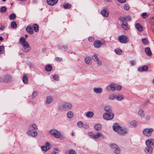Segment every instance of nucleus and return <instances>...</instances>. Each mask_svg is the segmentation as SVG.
Here are the masks:
<instances>
[{
  "mask_svg": "<svg viewBox=\"0 0 154 154\" xmlns=\"http://www.w3.org/2000/svg\"><path fill=\"white\" fill-rule=\"evenodd\" d=\"M124 20L123 21H125V20H126L127 21H131V17L130 16H127L125 17L124 18Z\"/></svg>",
  "mask_w": 154,
  "mask_h": 154,
  "instance_id": "6e6d98bb",
  "label": "nucleus"
},
{
  "mask_svg": "<svg viewBox=\"0 0 154 154\" xmlns=\"http://www.w3.org/2000/svg\"><path fill=\"white\" fill-rule=\"evenodd\" d=\"M145 119L146 121H148L150 119L151 116L150 114H146L145 116Z\"/></svg>",
  "mask_w": 154,
  "mask_h": 154,
  "instance_id": "79ce46f5",
  "label": "nucleus"
},
{
  "mask_svg": "<svg viewBox=\"0 0 154 154\" xmlns=\"http://www.w3.org/2000/svg\"><path fill=\"white\" fill-rule=\"evenodd\" d=\"M127 25L128 23L126 21H122V24L121 25V26L124 29L127 30L128 29V27Z\"/></svg>",
  "mask_w": 154,
  "mask_h": 154,
  "instance_id": "f3484780",
  "label": "nucleus"
},
{
  "mask_svg": "<svg viewBox=\"0 0 154 154\" xmlns=\"http://www.w3.org/2000/svg\"><path fill=\"white\" fill-rule=\"evenodd\" d=\"M105 42L103 40H96L94 42V45L95 48H100L102 45H104Z\"/></svg>",
  "mask_w": 154,
  "mask_h": 154,
  "instance_id": "39448f33",
  "label": "nucleus"
},
{
  "mask_svg": "<svg viewBox=\"0 0 154 154\" xmlns=\"http://www.w3.org/2000/svg\"><path fill=\"white\" fill-rule=\"evenodd\" d=\"M154 129L152 128H146L143 130V133L145 136L149 137L151 135Z\"/></svg>",
  "mask_w": 154,
  "mask_h": 154,
  "instance_id": "7ed1b4c3",
  "label": "nucleus"
},
{
  "mask_svg": "<svg viewBox=\"0 0 154 154\" xmlns=\"http://www.w3.org/2000/svg\"><path fill=\"white\" fill-rule=\"evenodd\" d=\"M142 16L144 19L148 18L149 17V15H147L146 13H144L142 14Z\"/></svg>",
  "mask_w": 154,
  "mask_h": 154,
  "instance_id": "13d9d810",
  "label": "nucleus"
},
{
  "mask_svg": "<svg viewBox=\"0 0 154 154\" xmlns=\"http://www.w3.org/2000/svg\"><path fill=\"white\" fill-rule=\"evenodd\" d=\"M53 101L52 97L48 96L46 97V104H49Z\"/></svg>",
  "mask_w": 154,
  "mask_h": 154,
  "instance_id": "c756f323",
  "label": "nucleus"
},
{
  "mask_svg": "<svg viewBox=\"0 0 154 154\" xmlns=\"http://www.w3.org/2000/svg\"><path fill=\"white\" fill-rule=\"evenodd\" d=\"M38 92L37 91H34L31 95V97L32 98H35L38 95Z\"/></svg>",
  "mask_w": 154,
  "mask_h": 154,
  "instance_id": "e433bc0d",
  "label": "nucleus"
},
{
  "mask_svg": "<svg viewBox=\"0 0 154 154\" xmlns=\"http://www.w3.org/2000/svg\"><path fill=\"white\" fill-rule=\"evenodd\" d=\"M152 150L151 146H146L144 149V152L146 154H152Z\"/></svg>",
  "mask_w": 154,
  "mask_h": 154,
  "instance_id": "9d476101",
  "label": "nucleus"
},
{
  "mask_svg": "<svg viewBox=\"0 0 154 154\" xmlns=\"http://www.w3.org/2000/svg\"><path fill=\"white\" fill-rule=\"evenodd\" d=\"M121 150L119 148L118 146H117V147H116V148L114 149V152L116 154H118L120 152Z\"/></svg>",
  "mask_w": 154,
  "mask_h": 154,
  "instance_id": "ea45409f",
  "label": "nucleus"
},
{
  "mask_svg": "<svg viewBox=\"0 0 154 154\" xmlns=\"http://www.w3.org/2000/svg\"><path fill=\"white\" fill-rule=\"evenodd\" d=\"M92 59L95 61H97L99 60V58L96 54L92 56Z\"/></svg>",
  "mask_w": 154,
  "mask_h": 154,
  "instance_id": "de8ad7c7",
  "label": "nucleus"
},
{
  "mask_svg": "<svg viewBox=\"0 0 154 154\" xmlns=\"http://www.w3.org/2000/svg\"><path fill=\"white\" fill-rule=\"evenodd\" d=\"M66 111L71 109L73 107L72 105L70 103H65Z\"/></svg>",
  "mask_w": 154,
  "mask_h": 154,
  "instance_id": "aec40b11",
  "label": "nucleus"
},
{
  "mask_svg": "<svg viewBox=\"0 0 154 154\" xmlns=\"http://www.w3.org/2000/svg\"><path fill=\"white\" fill-rule=\"evenodd\" d=\"M93 91L95 93L99 94L101 93L102 92V89L100 88H94L93 89Z\"/></svg>",
  "mask_w": 154,
  "mask_h": 154,
  "instance_id": "cd10ccee",
  "label": "nucleus"
},
{
  "mask_svg": "<svg viewBox=\"0 0 154 154\" xmlns=\"http://www.w3.org/2000/svg\"><path fill=\"white\" fill-rule=\"evenodd\" d=\"M23 81L24 84L27 83L28 82V77L26 75H23Z\"/></svg>",
  "mask_w": 154,
  "mask_h": 154,
  "instance_id": "72a5a7b5",
  "label": "nucleus"
},
{
  "mask_svg": "<svg viewBox=\"0 0 154 154\" xmlns=\"http://www.w3.org/2000/svg\"><path fill=\"white\" fill-rule=\"evenodd\" d=\"M50 133L55 137L59 138L61 137L60 132L56 129H53L49 131Z\"/></svg>",
  "mask_w": 154,
  "mask_h": 154,
  "instance_id": "f03ea898",
  "label": "nucleus"
},
{
  "mask_svg": "<svg viewBox=\"0 0 154 154\" xmlns=\"http://www.w3.org/2000/svg\"><path fill=\"white\" fill-rule=\"evenodd\" d=\"M33 26L34 31L36 32H38L39 31L38 25L36 24H35Z\"/></svg>",
  "mask_w": 154,
  "mask_h": 154,
  "instance_id": "c9c22d12",
  "label": "nucleus"
},
{
  "mask_svg": "<svg viewBox=\"0 0 154 154\" xmlns=\"http://www.w3.org/2000/svg\"><path fill=\"white\" fill-rule=\"evenodd\" d=\"M23 44L22 45V47L23 48L22 49V51L24 52H28L31 49L30 45L28 42Z\"/></svg>",
  "mask_w": 154,
  "mask_h": 154,
  "instance_id": "423d86ee",
  "label": "nucleus"
},
{
  "mask_svg": "<svg viewBox=\"0 0 154 154\" xmlns=\"http://www.w3.org/2000/svg\"><path fill=\"white\" fill-rule=\"evenodd\" d=\"M119 42L121 43H125L127 42L128 40L127 37L124 35H121L118 38Z\"/></svg>",
  "mask_w": 154,
  "mask_h": 154,
  "instance_id": "1a4fd4ad",
  "label": "nucleus"
},
{
  "mask_svg": "<svg viewBox=\"0 0 154 154\" xmlns=\"http://www.w3.org/2000/svg\"><path fill=\"white\" fill-rule=\"evenodd\" d=\"M11 77L10 75H6L4 76V82H8L11 80Z\"/></svg>",
  "mask_w": 154,
  "mask_h": 154,
  "instance_id": "412c9836",
  "label": "nucleus"
},
{
  "mask_svg": "<svg viewBox=\"0 0 154 154\" xmlns=\"http://www.w3.org/2000/svg\"><path fill=\"white\" fill-rule=\"evenodd\" d=\"M94 128L96 130L99 131L102 128V126L100 124L97 123L94 125Z\"/></svg>",
  "mask_w": 154,
  "mask_h": 154,
  "instance_id": "5701e85b",
  "label": "nucleus"
},
{
  "mask_svg": "<svg viewBox=\"0 0 154 154\" xmlns=\"http://www.w3.org/2000/svg\"><path fill=\"white\" fill-rule=\"evenodd\" d=\"M135 27L139 32H141L143 30V27L139 23H137L135 25Z\"/></svg>",
  "mask_w": 154,
  "mask_h": 154,
  "instance_id": "a211bd4d",
  "label": "nucleus"
},
{
  "mask_svg": "<svg viewBox=\"0 0 154 154\" xmlns=\"http://www.w3.org/2000/svg\"><path fill=\"white\" fill-rule=\"evenodd\" d=\"M101 14L104 17H107L109 16V13L107 11L106 9H103L101 11Z\"/></svg>",
  "mask_w": 154,
  "mask_h": 154,
  "instance_id": "dca6fc26",
  "label": "nucleus"
},
{
  "mask_svg": "<svg viewBox=\"0 0 154 154\" xmlns=\"http://www.w3.org/2000/svg\"><path fill=\"white\" fill-rule=\"evenodd\" d=\"M91 137L93 139H98L100 137H101L102 134L98 132L97 134H94L92 133H91L90 134Z\"/></svg>",
  "mask_w": 154,
  "mask_h": 154,
  "instance_id": "9b49d317",
  "label": "nucleus"
},
{
  "mask_svg": "<svg viewBox=\"0 0 154 154\" xmlns=\"http://www.w3.org/2000/svg\"><path fill=\"white\" fill-rule=\"evenodd\" d=\"M5 28V26L4 25H1L0 26V30H3Z\"/></svg>",
  "mask_w": 154,
  "mask_h": 154,
  "instance_id": "0e129e2a",
  "label": "nucleus"
},
{
  "mask_svg": "<svg viewBox=\"0 0 154 154\" xmlns=\"http://www.w3.org/2000/svg\"><path fill=\"white\" fill-rule=\"evenodd\" d=\"M115 52L117 54H120L122 52V50L119 49H116L114 50Z\"/></svg>",
  "mask_w": 154,
  "mask_h": 154,
  "instance_id": "a18cd8bd",
  "label": "nucleus"
},
{
  "mask_svg": "<svg viewBox=\"0 0 154 154\" xmlns=\"http://www.w3.org/2000/svg\"><path fill=\"white\" fill-rule=\"evenodd\" d=\"M41 149L42 151H46L50 149V144L48 142H46L45 143V146H42Z\"/></svg>",
  "mask_w": 154,
  "mask_h": 154,
  "instance_id": "f8f14e48",
  "label": "nucleus"
},
{
  "mask_svg": "<svg viewBox=\"0 0 154 154\" xmlns=\"http://www.w3.org/2000/svg\"><path fill=\"white\" fill-rule=\"evenodd\" d=\"M122 88V87L120 85H118L116 86V89L118 91L120 90Z\"/></svg>",
  "mask_w": 154,
  "mask_h": 154,
  "instance_id": "e2e57ef3",
  "label": "nucleus"
},
{
  "mask_svg": "<svg viewBox=\"0 0 154 154\" xmlns=\"http://www.w3.org/2000/svg\"><path fill=\"white\" fill-rule=\"evenodd\" d=\"M16 16L14 13L11 14L9 16V19L10 20H14L16 18Z\"/></svg>",
  "mask_w": 154,
  "mask_h": 154,
  "instance_id": "58836bf2",
  "label": "nucleus"
},
{
  "mask_svg": "<svg viewBox=\"0 0 154 154\" xmlns=\"http://www.w3.org/2000/svg\"><path fill=\"white\" fill-rule=\"evenodd\" d=\"M85 115L87 118H91L93 116L94 113L92 112L88 111L85 113Z\"/></svg>",
  "mask_w": 154,
  "mask_h": 154,
  "instance_id": "bb28decb",
  "label": "nucleus"
},
{
  "mask_svg": "<svg viewBox=\"0 0 154 154\" xmlns=\"http://www.w3.org/2000/svg\"><path fill=\"white\" fill-rule=\"evenodd\" d=\"M116 84L114 83H111L110 85H108L106 88V89L107 91H109L112 90V91H114L116 90Z\"/></svg>",
  "mask_w": 154,
  "mask_h": 154,
  "instance_id": "6e6552de",
  "label": "nucleus"
},
{
  "mask_svg": "<svg viewBox=\"0 0 154 154\" xmlns=\"http://www.w3.org/2000/svg\"><path fill=\"white\" fill-rule=\"evenodd\" d=\"M7 9V8L6 7H2L0 9V11L2 13H4L6 11Z\"/></svg>",
  "mask_w": 154,
  "mask_h": 154,
  "instance_id": "09e8293b",
  "label": "nucleus"
},
{
  "mask_svg": "<svg viewBox=\"0 0 154 154\" xmlns=\"http://www.w3.org/2000/svg\"><path fill=\"white\" fill-rule=\"evenodd\" d=\"M27 134L33 137H36L38 135L36 130L32 129V130H28L27 132Z\"/></svg>",
  "mask_w": 154,
  "mask_h": 154,
  "instance_id": "0eeeda50",
  "label": "nucleus"
},
{
  "mask_svg": "<svg viewBox=\"0 0 154 154\" xmlns=\"http://www.w3.org/2000/svg\"><path fill=\"white\" fill-rule=\"evenodd\" d=\"M118 146V145H117L115 143H112L110 145V147L112 148L113 149H114L116 148V147H117Z\"/></svg>",
  "mask_w": 154,
  "mask_h": 154,
  "instance_id": "4d7b16f0",
  "label": "nucleus"
},
{
  "mask_svg": "<svg viewBox=\"0 0 154 154\" xmlns=\"http://www.w3.org/2000/svg\"><path fill=\"white\" fill-rule=\"evenodd\" d=\"M104 109L107 113L112 112V108L111 106H106L104 107Z\"/></svg>",
  "mask_w": 154,
  "mask_h": 154,
  "instance_id": "393cba45",
  "label": "nucleus"
},
{
  "mask_svg": "<svg viewBox=\"0 0 154 154\" xmlns=\"http://www.w3.org/2000/svg\"><path fill=\"white\" fill-rule=\"evenodd\" d=\"M37 125L35 124H30L29 126V130H32V129H34L35 130H36L37 129Z\"/></svg>",
  "mask_w": 154,
  "mask_h": 154,
  "instance_id": "b1692460",
  "label": "nucleus"
},
{
  "mask_svg": "<svg viewBox=\"0 0 154 154\" xmlns=\"http://www.w3.org/2000/svg\"><path fill=\"white\" fill-rule=\"evenodd\" d=\"M56 60L57 61H60L62 60V58H61L58 57H56Z\"/></svg>",
  "mask_w": 154,
  "mask_h": 154,
  "instance_id": "774afa93",
  "label": "nucleus"
},
{
  "mask_svg": "<svg viewBox=\"0 0 154 154\" xmlns=\"http://www.w3.org/2000/svg\"><path fill=\"white\" fill-rule=\"evenodd\" d=\"M63 48H64V49L65 50H66L68 49V48L69 47V46L68 45H66L63 46Z\"/></svg>",
  "mask_w": 154,
  "mask_h": 154,
  "instance_id": "69168bd1",
  "label": "nucleus"
},
{
  "mask_svg": "<svg viewBox=\"0 0 154 154\" xmlns=\"http://www.w3.org/2000/svg\"><path fill=\"white\" fill-rule=\"evenodd\" d=\"M58 0H46L47 4L51 5L53 6L56 4Z\"/></svg>",
  "mask_w": 154,
  "mask_h": 154,
  "instance_id": "4468645a",
  "label": "nucleus"
},
{
  "mask_svg": "<svg viewBox=\"0 0 154 154\" xmlns=\"http://www.w3.org/2000/svg\"><path fill=\"white\" fill-rule=\"evenodd\" d=\"M138 115L141 117H144L145 113L143 110L142 109H140L138 112Z\"/></svg>",
  "mask_w": 154,
  "mask_h": 154,
  "instance_id": "7c9ffc66",
  "label": "nucleus"
},
{
  "mask_svg": "<svg viewBox=\"0 0 154 154\" xmlns=\"http://www.w3.org/2000/svg\"><path fill=\"white\" fill-rule=\"evenodd\" d=\"M97 64H98V65L99 66H100L102 65V62L100 60H99V59L97 61Z\"/></svg>",
  "mask_w": 154,
  "mask_h": 154,
  "instance_id": "680f3d73",
  "label": "nucleus"
},
{
  "mask_svg": "<svg viewBox=\"0 0 154 154\" xmlns=\"http://www.w3.org/2000/svg\"><path fill=\"white\" fill-rule=\"evenodd\" d=\"M114 114L111 113H104L103 115V119L106 120H110L114 118Z\"/></svg>",
  "mask_w": 154,
  "mask_h": 154,
  "instance_id": "20e7f679",
  "label": "nucleus"
},
{
  "mask_svg": "<svg viewBox=\"0 0 154 154\" xmlns=\"http://www.w3.org/2000/svg\"><path fill=\"white\" fill-rule=\"evenodd\" d=\"M71 7V5L69 4H65L62 6V7L64 8L65 9H69Z\"/></svg>",
  "mask_w": 154,
  "mask_h": 154,
  "instance_id": "4c0bfd02",
  "label": "nucleus"
},
{
  "mask_svg": "<svg viewBox=\"0 0 154 154\" xmlns=\"http://www.w3.org/2000/svg\"><path fill=\"white\" fill-rule=\"evenodd\" d=\"M20 43H21L22 45L24 44H25L26 43H27V42L25 41V38L23 37H21L20 39Z\"/></svg>",
  "mask_w": 154,
  "mask_h": 154,
  "instance_id": "c03bdc74",
  "label": "nucleus"
},
{
  "mask_svg": "<svg viewBox=\"0 0 154 154\" xmlns=\"http://www.w3.org/2000/svg\"><path fill=\"white\" fill-rule=\"evenodd\" d=\"M67 116L69 118H71L73 116V112L71 111H69L67 112Z\"/></svg>",
  "mask_w": 154,
  "mask_h": 154,
  "instance_id": "f704fd0d",
  "label": "nucleus"
},
{
  "mask_svg": "<svg viewBox=\"0 0 154 154\" xmlns=\"http://www.w3.org/2000/svg\"><path fill=\"white\" fill-rule=\"evenodd\" d=\"M66 154H76V152L73 150V149H70L69 151V152H65Z\"/></svg>",
  "mask_w": 154,
  "mask_h": 154,
  "instance_id": "a19ab883",
  "label": "nucleus"
},
{
  "mask_svg": "<svg viewBox=\"0 0 154 154\" xmlns=\"http://www.w3.org/2000/svg\"><path fill=\"white\" fill-rule=\"evenodd\" d=\"M130 124L133 127H135L137 125V122L135 121H133L130 123Z\"/></svg>",
  "mask_w": 154,
  "mask_h": 154,
  "instance_id": "49530a36",
  "label": "nucleus"
},
{
  "mask_svg": "<svg viewBox=\"0 0 154 154\" xmlns=\"http://www.w3.org/2000/svg\"><path fill=\"white\" fill-rule=\"evenodd\" d=\"M148 21L149 23L152 24H154V17H152L150 18Z\"/></svg>",
  "mask_w": 154,
  "mask_h": 154,
  "instance_id": "3c124183",
  "label": "nucleus"
},
{
  "mask_svg": "<svg viewBox=\"0 0 154 154\" xmlns=\"http://www.w3.org/2000/svg\"><path fill=\"white\" fill-rule=\"evenodd\" d=\"M112 128L114 131L121 135H124L128 132L127 128L120 127L117 123H115L113 125Z\"/></svg>",
  "mask_w": 154,
  "mask_h": 154,
  "instance_id": "f257e3e1",
  "label": "nucleus"
},
{
  "mask_svg": "<svg viewBox=\"0 0 154 154\" xmlns=\"http://www.w3.org/2000/svg\"><path fill=\"white\" fill-rule=\"evenodd\" d=\"M116 99L118 101H121L124 99V96L122 94H119L116 96Z\"/></svg>",
  "mask_w": 154,
  "mask_h": 154,
  "instance_id": "a878e982",
  "label": "nucleus"
},
{
  "mask_svg": "<svg viewBox=\"0 0 154 154\" xmlns=\"http://www.w3.org/2000/svg\"><path fill=\"white\" fill-rule=\"evenodd\" d=\"M45 69L47 72H50L52 69V67L51 64H48L45 66Z\"/></svg>",
  "mask_w": 154,
  "mask_h": 154,
  "instance_id": "c85d7f7f",
  "label": "nucleus"
},
{
  "mask_svg": "<svg viewBox=\"0 0 154 154\" xmlns=\"http://www.w3.org/2000/svg\"><path fill=\"white\" fill-rule=\"evenodd\" d=\"M11 27L14 29H15L17 27V24L14 21H13L11 23Z\"/></svg>",
  "mask_w": 154,
  "mask_h": 154,
  "instance_id": "37998d69",
  "label": "nucleus"
},
{
  "mask_svg": "<svg viewBox=\"0 0 154 154\" xmlns=\"http://www.w3.org/2000/svg\"><path fill=\"white\" fill-rule=\"evenodd\" d=\"M53 78L55 80L58 81L59 80V76L58 75H54L53 76Z\"/></svg>",
  "mask_w": 154,
  "mask_h": 154,
  "instance_id": "864d4df0",
  "label": "nucleus"
},
{
  "mask_svg": "<svg viewBox=\"0 0 154 154\" xmlns=\"http://www.w3.org/2000/svg\"><path fill=\"white\" fill-rule=\"evenodd\" d=\"M57 109L60 111H66L65 103L60 105L58 106Z\"/></svg>",
  "mask_w": 154,
  "mask_h": 154,
  "instance_id": "ddd939ff",
  "label": "nucleus"
},
{
  "mask_svg": "<svg viewBox=\"0 0 154 154\" xmlns=\"http://www.w3.org/2000/svg\"><path fill=\"white\" fill-rule=\"evenodd\" d=\"M135 63V61L134 60H131L130 61V63L132 66L134 65Z\"/></svg>",
  "mask_w": 154,
  "mask_h": 154,
  "instance_id": "338daca9",
  "label": "nucleus"
},
{
  "mask_svg": "<svg viewBox=\"0 0 154 154\" xmlns=\"http://www.w3.org/2000/svg\"><path fill=\"white\" fill-rule=\"evenodd\" d=\"M124 8L126 10H128L129 8V6L128 4H125L124 6Z\"/></svg>",
  "mask_w": 154,
  "mask_h": 154,
  "instance_id": "052dcab7",
  "label": "nucleus"
},
{
  "mask_svg": "<svg viewBox=\"0 0 154 154\" xmlns=\"http://www.w3.org/2000/svg\"><path fill=\"white\" fill-rule=\"evenodd\" d=\"M91 58L90 57H87L85 59V63L88 64H89L91 63Z\"/></svg>",
  "mask_w": 154,
  "mask_h": 154,
  "instance_id": "2f4dec72",
  "label": "nucleus"
},
{
  "mask_svg": "<svg viewBox=\"0 0 154 154\" xmlns=\"http://www.w3.org/2000/svg\"><path fill=\"white\" fill-rule=\"evenodd\" d=\"M94 38L93 36H91L89 37L88 38V41L89 42H92L94 40Z\"/></svg>",
  "mask_w": 154,
  "mask_h": 154,
  "instance_id": "bf43d9fd",
  "label": "nucleus"
},
{
  "mask_svg": "<svg viewBox=\"0 0 154 154\" xmlns=\"http://www.w3.org/2000/svg\"><path fill=\"white\" fill-rule=\"evenodd\" d=\"M145 51L147 55L149 56H151L152 55L150 49L149 48H145Z\"/></svg>",
  "mask_w": 154,
  "mask_h": 154,
  "instance_id": "4be33fe9",
  "label": "nucleus"
},
{
  "mask_svg": "<svg viewBox=\"0 0 154 154\" xmlns=\"http://www.w3.org/2000/svg\"><path fill=\"white\" fill-rule=\"evenodd\" d=\"M77 125L79 127L82 128L83 126V123L81 121L78 122L77 123Z\"/></svg>",
  "mask_w": 154,
  "mask_h": 154,
  "instance_id": "5fc2aeb1",
  "label": "nucleus"
},
{
  "mask_svg": "<svg viewBox=\"0 0 154 154\" xmlns=\"http://www.w3.org/2000/svg\"><path fill=\"white\" fill-rule=\"evenodd\" d=\"M116 96L112 94L110 95L109 97V99L111 100H113L116 99Z\"/></svg>",
  "mask_w": 154,
  "mask_h": 154,
  "instance_id": "8fccbe9b",
  "label": "nucleus"
},
{
  "mask_svg": "<svg viewBox=\"0 0 154 154\" xmlns=\"http://www.w3.org/2000/svg\"><path fill=\"white\" fill-rule=\"evenodd\" d=\"M142 42L145 45H148V40L145 38H143L142 39Z\"/></svg>",
  "mask_w": 154,
  "mask_h": 154,
  "instance_id": "603ef678",
  "label": "nucleus"
},
{
  "mask_svg": "<svg viewBox=\"0 0 154 154\" xmlns=\"http://www.w3.org/2000/svg\"><path fill=\"white\" fill-rule=\"evenodd\" d=\"M148 67L147 66H143L140 68H139L138 69V71L139 72L146 71L148 70Z\"/></svg>",
  "mask_w": 154,
  "mask_h": 154,
  "instance_id": "2eb2a0df",
  "label": "nucleus"
},
{
  "mask_svg": "<svg viewBox=\"0 0 154 154\" xmlns=\"http://www.w3.org/2000/svg\"><path fill=\"white\" fill-rule=\"evenodd\" d=\"M26 30L27 32L30 34H33L34 32L31 26H28L26 28Z\"/></svg>",
  "mask_w": 154,
  "mask_h": 154,
  "instance_id": "6ab92c4d",
  "label": "nucleus"
},
{
  "mask_svg": "<svg viewBox=\"0 0 154 154\" xmlns=\"http://www.w3.org/2000/svg\"><path fill=\"white\" fill-rule=\"evenodd\" d=\"M146 144V146H151L153 144V142L150 140H147L145 142Z\"/></svg>",
  "mask_w": 154,
  "mask_h": 154,
  "instance_id": "473e14b6",
  "label": "nucleus"
}]
</instances>
